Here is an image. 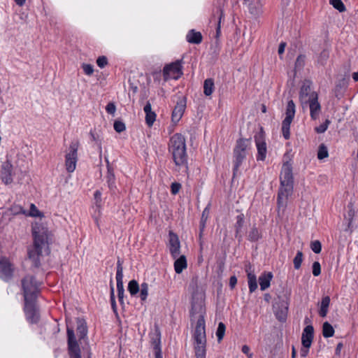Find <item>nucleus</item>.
<instances>
[{
  "instance_id": "f257e3e1",
  "label": "nucleus",
  "mask_w": 358,
  "mask_h": 358,
  "mask_svg": "<svg viewBox=\"0 0 358 358\" xmlns=\"http://www.w3.org/2000/svg\"><path fill=\"white\" fill-rule=\"evenodd\" d=\"M204 294L196 293L193 296L191 317L192 320H197L194 334L196 358H205L206 337L205 329Z\"/></svg>"
},
{
  "instance_id": "f03ea898",
  "label": "nucleus",
  "mask_w": 358,
  "mask_h": 358,
  "mask_svg": "<svg viewBox=\"0 0 358 358\" xmlns=\"http://www.w3.org/2000/svg\"><path fill=\"white\" fill-rule=\"evenodd\" d=\"M34 246L28 251L29 260L35 267H38L44 255L49 253L48 238L49 232L42 222H35L32 226Z\"/></svg>"
},
{
  "instance_id": "7ed1b4c3",
  "label": "nucleus",
  "mask_w": 358,
  "mask_h": 358,
  "mask_svg": "<svg viewBox=\"0 0 358 358\" xmlns=\"http://www.w3.org/2000/svg\"><path fill=\"white\" fill-rule=\"evenodd\" d=\"M27 171L25 169L22 159L17 160L14 164L9 161L5 162L1 166V178L6 185L12 183L15 178L17 182H21L27 175Z\"/></svg>"
},
{
  "instance_id": "20e7f679",
  "label": "nucleus",
  "mask_w": 358,
  "mask_h": 358,
  "mask_svg": "<svg viewBox=\"0 0 358 358\" xmlns=\"http://www.w3.org/2000/svg\"><path fill=\"white\" fill-rule=\"evenodd\" d=\"M169 150L175 164L180 169L187 170L185 138L181 134H174L170 139Z\"/></svg>"
},
{
  "instance_id": "39448f33",
  "label": "nucleus",
  "mask_w": 358,
  "mask_h": 358,
  "mask_svg": "<svg viewBox=\"0 0 358 358\" xmlns=\"http://www.w3.org/2000/svg\"><path fill=\"white\" fill-rule=\"evenodd\" d=\"M281 188L278 193V202L279 208H285L287 200L293 189V176L292 165L289 162L283 164L280 176Z\"/></svg>"
},
{
  "instance_id": "423d86ee",
  "label": "nucleus",
  "mask_w": 358,
  "mask_h": 358,
  "mask_svg": "<svg viewBox=\"0 0 358 358\" xmlns=\"http://www.w3.org/2000/svg\"><path fill=\"white\" fill-rule=\"evenodd\" d=\"M25 301H33L39 292L40 282L35 280L32 275L26 276L22 281Z\"/></svg>"
},
{
  "instance_id": "0eeeda50",
  "label": "nucleus",
  "mask_w": 358,
  "mask_h": 358,
  "mask_svg": "<svg viewBox=\"0 0 358 358\" xmlns=\"http://www.w3.org/2000/svg\"><path fill=\"white\" fill-rule=\"evenodd\" d=\"M79 143L76 141H72L66 150L65 167L68 173H73L76 167L78 160V150Z\"/></svg>"
},
{
  "instance_id": "6e6552de",
  "label": "nucleus",
  "mask_w": 358,
  "mask_h": 358,
  "mask_svg": "<svg viewBox=\"0 0 358 358\" xmlns=\"http://www.w3.org/2000/svg\"><path fill=\"white\" fill-rule=\"evenodd\" d=\"M318 99V94L313 91L310 81L305 80L299 92V101L303 108L309 103Z\"/></svg>"
},
{
  "instance_id": "1a4fd4ad",
  "label": "nucleus",
  "mask_w": 358,
  "mask_h": 358,
  "mask_svg": "<svg viewBox=\"0 0 358 358\" xmlns=\"http://www.w3.org/2000/svg\"><path fill=\"white\" fill-rule=\"evenodd\" d=\"M68 350L71 358H81L80 348L76 338L74 331L67 327Z\"/></svg>"
},
{
  "instance_id": "9d476101",
  "label": "nucleus",
  "mask_w": 358,
  "mask_h": 358,
  "mask_svg": "<svg viewBox=\"0 0 358 358\" xmlns=\"http://www.w3.org/2000/svg\"><path fill=\"white\" fill-rule=\"evenodd\" d=\"M182 74L181 62L179 60L166 65L163 69L165 80L169 78L178 79Z\"/></svg>"
},
{
  "instance_id": "9b49d317",
  "label": "nucleus",
  "mask_w": 358,
  "mask_h": 358,
  "mask_svg": "<svg viewBox=\"0 0 358 358\" xmlns=\"http://www.w3.org/2000/svg\"><path fill=\"white\" fill-rule=\"evenodd\" d=\"M250 138H240L237 141L236 148L234 150V155L236 159V168L241 164L243 159L245 157L246 149L250 145Z\"/></svg>"
},
{
  "instance_id": "f8f14e48",
  "label": "nucleus",
  "mask_w": 358,
  "mask_h": 358,
  "mask_svg": "<svg viewBox=\"0 0 358 358\" xmlns=\"http://www.w3.org/2000/svg\"><path fill=\"white\" fill-rule=\"evenodd\" d=\"M169 247L170 252L173 258H176L180 253V242L179 237L172 231H169Z\"/></svg>"
},
{
  "instance_id": "ddd939ff",
  "label": "nucleus",
  "mask_w": 358,
  "mask_h": 358,
  "mask_svg": "<svg viewBox=\"0 0 358 358\" xmlns=\"http://www.w3.org/2000/svg\"><path fill=\"white\" fill-rule=\"evenodd\" d=\"M186 108L185 100L177 102L171 115V120L173 124H177L182 118Z\"/></svg>"
},
{
  "instance_id": "4468645a",
  "label": "nucleus",
  "mask_w": 358,
  "mask_h": 358,
  "mask_svg": "<svg viewBox=\"0 0 358 358\" xmlns=\"http://www.w3.org/2000/svg\"><path fill=\"white\" fill-rule=\"evenodd\" d=\"M314 329L312 325L306 326L302 333L301 343L305 348H309L313 340Z\"/></svg>"
},
{
  "instance_id": "2eb2a0df",
  "label": "nucleus",
  "mask_w": 358,
  "mask_h": 358,
  "mask_svg": "<svg viewBox=\"0 0 358 358\" xmlns=\"http://www.w3.org/2000/svg\"><path fill=\"white\" fill-rule=\"evenodd\" d=\"M13 273V268L6 258L0 259V277L4 280L10 278Z\"/></svg>"
},
{
  "instance_id": "dca6fc26",
  "label": "nucleus",
  "mask_w": 358,
  "mask_h": 358,
  "mask_svg": "<svg viewBox=\"0 0 358 358\" xmlns=\"http://www.w3.org/2000/svg\"><path fill=\"white\" fill-rule=\"evenodd\" d=\"M24 310L27 318L31 323L36 322L38 319V313L35 309L33 301H25Z\"/></svg>"
},
{
  "instance_id": "f3484780",
  "label": "nucleus",
  "mask_w": 358,
  "mask_h": 358,
  "mask_svg": "<svg viewBox=\"0 0 358 358\" xmlns=\"http://www.w3.org/2000/svg\"><path fill=\"white\" fill-rule=\"evenodd\" d=\"M264 138V131L263 129L261 128L260 134L259 137H255V141L258 150V159L260 160H264L266 157V143L264 141H261Z\"/></svg>"
},
{
  "instance_id": "a211bd4d",
  "label": "nucleus",
  "mask_w": 358,
  "mask_h": 358,
  "mask_svg": "<svg viewBox=\"0 0 358 358\" xmlns=\"http://www.w3.org/2000/svg\"><path fill=\"white\" fill-rule=\"evenodd\" d=\"M76 331L78 334L80 341L82 339L86 338L88 332V329L87 322L85 320L81 318H78L77 320Z\"/></svg>"
},
{
  "instance_id": "6ab92c4d",
  "label": "nucleus",
  "mask_w": 358,
  "mask_h": 358,
  "mask_svg": "<svg viewBox=\"0 0 358 358\" xmlns=\"http://www.w3.org/2000/svg\"><path fill=\"white\" fill-rule=\"evenodd\" d=\"M176 259L174 262V269L176 273H180L187 266L186 257L184 255H179Z\"/></svg>"
},
{
  "instance_id": "aec40b11",
  "label": "nucleus",
  "mask_w": 358,
  "mask_h": 358,
  "mask_svg": "<svg viewBox=\"0 0 358 358\" xmlns=\"http://www.w3.org/2000/svg\"><path fill=\"white\" fill-rule=\"evenodd\" d=\"M308 106L311 118L313 120H317L321 111V106L318 99H316V101L309 103Z\"/></svg>"
},
{
  "instance_id": "412c9836",
  "label": "nucleus",
  "mask_w": 358,
  "mask_h": 358,
  "mask_svg": "<svg viewBox=\"0 0 358 358\" xmlns=\"http://www.w3.org/2000/svg\"><path fill=\"white\" fill-rule=\"evenodd\" d=\"M329 303H330V298L329 296H326L322 298L321 303H320V308L319 310V315L321 317H324L327 316Z\"/></svg>"
},
{
  "instance_id": "4be33fe9",
  "label": "nucleus",
  "mask_w": 358,
  "mask_h": 358,
  "mask_svg": "<svg viewBox=\"0 0 358 358\" xmlns=\"http://www.w3.org/2000/svg\"><path fill=\"white\" fill-rule=\"evenodd\" d=\"M187 40L190 43L199 44L202 41V35L200 32L191 30L187 35Z\"/></svg>"
},
{
  "instance_id": "5701e85b",
  "label": "nucleus",
  "mask_w": 358,
  "mask_h": 358,
  "mask_svg": "<svg viewBox=\"0 0 358 358\" xmlns=\"http://www.w3.org/2000/svg\"><path fill=\"white\" fill-rule=\"evenodd\" d=\"M273 275L271 273H264L259 278V285L262 290H264L270 286V282Z\"/></svg>"
},
{
  "instance_id": "b1692460",
  "label": "nucleus",
  "mask_w": 358,
  "mask_h": 358,
  "mask_svg": "<svg viewBox=\"0 0 358 358\" xmlns=\"http://www.w3.org/2000/svg\"><path fill=\"white\" fill-rule=\"evenodd\" d=\"M293 119L285 117L282 122V131L285 139L289 138V127Z\"/></svg>"
},
{
  "instance_id": "393cba45",
  "label": "nucleus",
  "mask_w": 358,
  "mask_h": 358,
  "mask_svg": "<svg viewBox=\"0 0 358 358\" xmlns=\"http://www.w3.org/2000/svg\"><path fill=\"white\" fill-rule=\"evenodd\" d=\"M214 88V82L213 79L208 78L204 81L203 84V93L206 96L212 94Z\"/></svg>"
},
{
  "instance_id": "a878e982",
  "label": "nucleus",
  "mask_w": 358,
  "mask_h": 358,
  "mask_svg": "<svg viewBox=\"0 0 358 358\" xmlns=\"http://www.w3.org/2000/svg\"><path fill=\"white\" fill-rule=\"evenodd\" d=\"M246 272L248 273V285H249L250 291V292H253L257 287L256 276L253 273L249 272L248 269L246 270Z\"/></svg>"
},
{
  "instance_id": "bb28decb",
  "label": "nucleus",
  "mask_w": 358,
  "mask_h": 358,
  "mask_svg": "<svg viewBox=\"0 0 358 358\" xmlns=\"http://www.w3.org/2000/svg\"><path fill=\"white\" fill-rule=\"evenodd\" d=\"M322 334L324 337H331L334 334V329L333 327L327 322H325L322 326Z\"/></svg>"
},
{
  "instance_id": "cd10ccee",
  "label": "nucleus",
  "mask_w": 358,
  "mask_h": 358,
  "mask_svg": "<svg viewBox=\"0 0 358 358\" xmlns=\"http://www.w3.org/2000/svg\"><path fill=\"white\" fill-rule=\"evenodd\" d=\"M295 114V104L292 100L287 103L286 108V117L293 119Z\"/></svg>"
},
{
  "instance_id": "c85d7f7f",
  "label": "nucleus",
  "mask_w": 358,
  "mask_h": 358,
  "mask_svg": "<svg viewBox=\"0 0 358 358\" xmlns=\"http://www.w3.org/2000/svg\"><path fill=\"white\" fill-rule=\"evenodd\" d=\"M128 290L131 295H136L140 290L138 282L135 280H131L128 284Z\"/></svg>"
},
{
  "instance_id": "c756f323",
  "label": "nucleus",
  "mask_w": 358,
  "mask_h": 358,
  "mask_svg": "<svg viewBox=\"0 0 358 358\" xmlns=\"http://www.w3.org/2000/svg\"><path fill=\"white\" fill-rule=\"evenodd\" d=\"M330 4L339 12L345 11L346 8L341 0H329Z\"/></svg>"
},
{
  "instance_id": "7c9ffc66",
  "label": "nucleus",
  "mask_w": 358,
  "mask_h": 358,
  "mask_svg": "<svg viewBox=\"0 0 358 358\" xmlns=\"http://www.w3.org/2000/svg\"><path fill=\"white\" fill-rule=\"evenodd\" d=\"M148 294V285L143 282L141 285L140 297L142 301H145Z\"/></svg>"
},
{
  "instance_id": "2f4dec72",
  "label": "nucleus",
  "mask_w": 358,
  "mask_h": 358,
  "mask_svg": "<svg viewBox=\"0 0 358 358\" xmlns=\"http://www.w3.org/2000/svg\"><path fill=\"white\" fill-rule=\"evenodd\" d=\"M328 157V151L327 147L322 144L319 148V150L317 152V157L319 159H323Z\"/></svg>"
},
{
  "instance_id": "473e14b6",
  "label": "nucleus",
  "mask_w": 358,
  "mask_h": 358,
  "mask_svg": "<svg viewBox=\"0 0 358 358\" xmlns=\"http://www.w3.org/2000/svg\"><path fill=\"white\" fill-rule=\"evenodd\" d=\"M225 329L226 327L224 324L222 322H220L216 332V335L217 336L219 341H220L223 338L225 333Z\"/></svg>"
},
{
  "instance_id": "72a5a7b5",
  "label": "nucleus",
  "mask_w": 358,
  "mask_h": 358,
  "mask_svg": "<svg viewBox=\"0 0 358 358\" xmlns=\"http://www.w3.org/2000/svg\"><path fill=\"white\" fill-rule=\"evenodd\" d=\"M330 122H331L330 120L327 119L324 122L321 124L320 126L316 127L315 128V131L317 134H322V133H324L327 130V129L328 128V126L329 125Z\"/></svg>"
},
{
  "instance_id": "f704fd0d",
  "label": "nucleus",
  "mask_w": 358,
  "mask_h": 358,
  "mask_svg": "<svg viewBox=\"0 0 358 358\" xmlns=\"http://www.w3.org/2000/svg\"><path fill=\"white\" fill-rule=\"evenodd\" d=\"M303 261V253L299 251L294 259V265L296 269H299L301 267V262Z\"/></svg>"
},
{
  "instance_id": "c9c22d12",
  "label": "nucleus",
  "mask_w": 358,
  "mask_h": 358,
  "mask_svg": "<svg viewBox=\"0 0 358 358\" xmlns=\"http://www.w3.org/2000/svg\"><path fill=\"white\" fill-rule=\"evenodd\" d=\"M156 120V114L155 112L147 113L145 115V122L149 127L152 126Z\"/></svg>"
},
{
  "instance_id": "e433bc0d",
  "label": "nucleus",
  "mask_w": 358,
  "mask_h": 358,
  "mask_svg": "<svg viewBox=\"0 0 358 358\" xmlns=\"http://www.w3.org/2000/svg\"><path fill=\"white\" fill-rule=\"evenodd\" d=\"M260 236H261L260 232L255 227H253L251 229V231H250L249 237H250V240H252L253 241H257L260 238Z\"/></svg>"
},
{
  "instance_id": "4c0bfd02",
  "label": "nucleus",
  "mask_w": 358,
  "mask_h": 358,
  "mask_svg": "<svg viewBox=\"0 0 358 358\" xmlns=\"http://www.w3.org/2000/svg\"><path fill=\"white\" fill-rule=\"evenodd\" d=\"M311 250L316 254H319L322 250V245L319 241H315L310 243Z\"/></svg>"
},
{
  "instance_id": "58836bf2",
  "label": "nucleus",
  "mask_w": 358,
  "mask_h": 358,
  "mask_svg": "<svg viewBox=\"0 0 358 358\" xmlns=\"http://www.w3.org/2000/svg\"><path fill=\"white\" fill-rule=\"evenodd\" d=\"M29 215L31 217H42L43 214L38 210L34 204L31 203L30 206Z\"/></svg>"
},
{
  "instance_id": "ea45409f",
  "label": "nucleus",
  "mask_w": 358,
  "mask_h": 358,
  "mask_svg": "<svg viewBox=\"0 0 358 358\" xmlns=\"http://www.w3.org/2000/svg\"><path fill=\"white\" fill-rule=\"evenodd\" d=\"M10 210L11 213L14 215H18V214H25V210L22 208V206L18 205H13L10 208Z\"/></svg>"
},
{
  "instance_id": "a19ab883",
  "label": "nucleus",
  "mask_w": 358,
  "mask_h": 358,
  "mask_svg": "<svg viewBox=\"0 0 358 358\" xmlns=\"http://www.w3.org/2000/svg\"><path fill=\"white\" fill-rule=\"evenodd\" d=\"M96 206L97 210L99 211L101 207V194L100 192L97 191L94 193V195Z\"/></svg>"
},
{
  "instance_id": "79ce46f5",
  "label": "nucleus",
  "mask_w": 358,
  "mask_h": 358,
  "mask_svg": "<svg viewBox=\"0 0 358 358\" xmlns=\"http://www.w3.org/2000/svg\"><path fill=\"white\" fill-rule=\"evenodd\" d=\"M122 267L119 265L116 274L117 285H122Z\"/></svg>"
},
{
  "instance_id": "37998d69",
  "label": "nucleus",
  "mask_w": 358,
  "mask_h": 358,
  "mask_svg": "<svg viewBox=\"0 0 358 358\" xmlns=\"http://www.w3.org/2000/svg\"><path fill=\"white\" fill-rule=\"evenodd\" d=\"M321 273L320 264L318 262H315L313 264V274L314 276H318Z\"/></svg>"
},
{
  "instance_id": "c03bdc74",
  "label": "nucleus",
  "mask_w": 358,
  "mask_h": 358,
  "mask_svg": "<svg viewBox=\"0 0 358 358\" xmlns=\"http://www.w3.org/2000/svg\"><path fill=\"white\" fill-rule=\"evenodd\" d=\"M114 129L117 132H122L125 130V125L121 121H115L114 123Z\"/></svg>"
},
{
  "instance_id": "a18cd8bd",
  "label": "nucleus",
  "mask_w": 358,
  "mask_h": 358,
  "mask_svg": "<svg viewBox=\"0 0 358 358\" xmlns=\"http://www.w3.org/2000/svg\"><path fill=\"white\" fill-rule=\"evenodd\" d=\"M275 315L279 320L285 321L287 317V308H285L284 310H281L280 311H277Z\"/></svg>"
},
{
  "instance_id": "49530a36",
  "label": "nucleus",
  "mask_w": 358,
  "mask_h": 358,
  "mask_svg": "<svg viewBox=\"0 0 358 358\" xmlns=\"http://www.w3.org/2000/svg\"><path fill=\"white\" fill-rule=\"evenodd\" d=\"M97 65L103 68L108 63L107 58L104 56L99 57L96 60Z\"/></svg>"
},
{
  "instance_id": "de8ad7c7",
  "label": "nucleus",
  "mask_w": 358,
  "mask_h": 358,
  "mask_svg": "<svg viewBox=\"0 0 358 358\" xmlns=\"http://www.w3.org/2000/svg\"><path fill=\"white\" fill-rule=\"evenodd\" d=\"M304 59L305 57L303 55H299L295 62V69L301 68L304 65Z\"/></svg>"
},
{
  "instance_id": "09e8293b",
  "label": "nucleus",
  "mask_w": 358,
  "mask_h": 358,
  "mask_svg": "<svg viewBox=\"0 0 358 358\" xmlns=\"http://www.w3.org/2000/svg\"><path fill=\"white\" fill-rule=\"evenodd\" d=\"M209 215V210L208 208H206L203 211L202 216H201V225H203V227H205L206 222L208 219Z\"/></svg>"
},
{
  "instance_id": "8fccbe9b",
  "label": "nucleus",
  "mask_w": 358,
  "mask_h": 358,
  "mask_svg": "<svg viewBox=\"0 0 358 358\" xmlns=\"http://www.w3.org/2000/svg\"><path fill=\"white\" fill-rule=\"evenodd\" d=\"M171 193L173 194H176L178 193L181 188V185L178 182H173L171 186Z\"/></svg>"
},
{
  "instance_id": "3c124183",
  "label": "nucleus",
  "mask_w": 358,
  "mask_h": 358,
  "mask_svg": "<svg viewBox=\"0 0 358 358\" xmlns=\"http://www.w3.org/2000/svg\"><path fill=\"white\" fill-rule=\"evenodd\" d=\"M106 109L108 113H109L110 114H114L115 112V110H116V107L113 103H109L107 105Z\"/></svg>"
},
{
  "instance_id": "603ef678",
  "label": "nucleus",
  "mask_w": 358,
  "mask_h": 358,
  "mask_svg": "<svg viewBox=\"0 0 358 358\" xmlns=\"http://www.w3.org/2000/svg\"><path fill=\"white\" fill-rule=\"evenodd\" d=\"M155 358H163L162 355L161 349L159 348V345L157 343L155 346Z\"/></svg>"
},
{
  "instance_id": "864d4df0",
  "label": "nucleus",
  "mask_w": 358,
  "mask_h": 358,
  "mask_svg": "<svg viewBox=\"0 0 358 358\" xmlns=\"http://www.w3.org/2000/svg\"><path fill=\"white\" fill-rule=\"evenodd\" d=\"M242 352L247 355L248 358H252V355L251 353H250V348L246 345H244L243 347H242Z\"/></svg>"
},
{
  "instance_id": "5fc2aeb1",
  "label": "nucleus",
  "mask_w": 358,
  "mask_h": 358,
  "mask_svg": "<svg viewBox=\"0 0 358 358\" xmlns=\"http://www.w3.org/2000/svg\"><path fill=\"white\" fill-rule=\"evenodd\" d=\"M117 290H118V296H119L120 300L121 301L122 299L123 295H124L123 285H117Z\"/></svg>"
},
{
  "instance_id": "6e6d98bb",
  "label": "nucleus",
  "mask_w": 358,
  "mask_h": 358,
  "mask_svg": "<svg viewBox=\"0 0 358 358\" xmlns=\"http://www.w3.org/2000/svg\"><path fill=\"white\" fill-rule=\"evenodd\" d=\"M243 223V217L242 215L237 216V230L242 227Z\"/></svg>"
},
{
  "instance_id": "4d7b16f0",
  "label": "nucleus",
  "mask_w": 358,
  "mask_h": 358,
  "mask_svg": "<svg viewBox=\"0 0 358 358\" xmlns=\"http://www.w3.org/2000/svg\"><path fill=\"white\" fill-rule=\"evenodd\" d=\"M237 283V278L236 276L233 275L229 279V285L230 287L233 289L235 285H236Z\"/></svg>"
},
{
  "instance_id": "13d9d810",
  "label": "nucleus",
  "mask_w": 358,
  "mask_h": 358,
  "mask_svg": "<svg viewBox=\"0 0 358 358\" xmlns=\"http://www.w3.org/2000/svg\"><path fill=\"white\" fill-rule=\"evenodd\" d=\"M203 229H204V227H203V225L201 224V229H200V233H199L200 250H203V242L201 240Z\"/></svg>"
},
{
  "instance_id": "bf43d9fd",
  "label": "nucleus",
  "mask_w": 358,
  "mask_h": 358,
  "mask_svg": "<svg viewBox=\"0 0 358 358\" xmlns=\"http://www.w3.org/2000/svg\"><path fill=\"white\" fill-rule=\"evenodd\" d=\"M223 17V11L221 10L220 11V17H219V21H218V24H217V35H218L220 34V23H221V20Z\"/></svg>"
},
{
  "instance_id": "052dcab7",
  "label": "nucleus",
  "mask_w": 358,
  "mask_h": 358,
  "mask_svg": "<svg viewBox=\"0 0 358 358\" xmlns=\"http://www.w3.org/2000/svg\"><path fill=\"white\" fill-rule=\"evenodd\" d=\"M144 111L146 114L152 112L150 103L148 102L146 103V105L144 107Z\"/></svg>"
},
{
  "instance_id": "680f3d73",
  "label": "nucleus",
  "mask_w": 358,
  "mask_h": 358,
  "mask_svg": "<svg viewBox=\"0 0 358 358\" xmlns=\"http://www.w3.org/2000/svg\"><path fill=\"white\" fill-rule=\"evenodd\" d=\"M285 43H281L279 45V48H278V53L280 55V54H282L285 51Z\"/></svg>"
},
{
  "instance_id": "e2e57ef3",
  "label": "nucleus",
  "mask_w": 358,
  "mask_h": 358,
  "mask_svg": "<svg viewBox=\"0 0 358 358\" xmlns=\"http://www.w3.org/2000/svg\"><path fill=\"white\" fill-rule=\"evenodd\" d=\"M83 70L87 75H90V64H84L83 65Z\"/></svg>"
},
{
  "instance_id": "0e129e2a",
  "label": "nucleus",
  "mask_w": 358,
  "mask_h": 358,
  "mask_svg": "<svg viewBox=\"0 0 358 358\" xmlns=\"http://www.w3.org/2000/svg\"><path fill=\"white\" fill-rule=\"evenodd\" d=\"M343 348V344L341 343H339L337 346H336V355H340V352H341V348Z\"/></svg>"
},
{
  "instance_id": "69168bd1",
  "label": "nucleus",
  "mask_w": 358,
  "mask_h": 358,
  "mask_svg": "<svg viewBox=\"0 0 358 358\" xmlns=\"http://www.w3.org/2000/svg\"><path fill=\"white\" fill-rule=\"evenodd\" d=\"M111 301H112L113 308L115 309V297H114L113 289H112V293H111Z\"/></svg>"
},
{
  "instance_id": "338daca9",
  "label": "nucleus",
  "mask_w": 358,
  "mask_h": 358,
  "mask_svg": "<svg viewBox=\"0 0 358 358\" xmlns=\"http://www.w3.org/2000/svg\"><path fill=\"white\" fill-rule=\"evenodd\" d=\"M14 1L20 6H23L26 1V0H14Z\"/></svg>"
},
{
  "instance_id": "774afa93",
  "label": "nucleus",
  "mask_w": 358,
  "mask_h": 358,
  "mask_svg": "<svg viewBox=\"0 0 358 358\" xmlns=\"http://www.w3.org/2000/svg\"><path fill=\"white\" fill-rule=\"evenodd\" d=\"M352 78L355 81H358V72H355L352 74Z\"/></svg>"
}]
</instances>
